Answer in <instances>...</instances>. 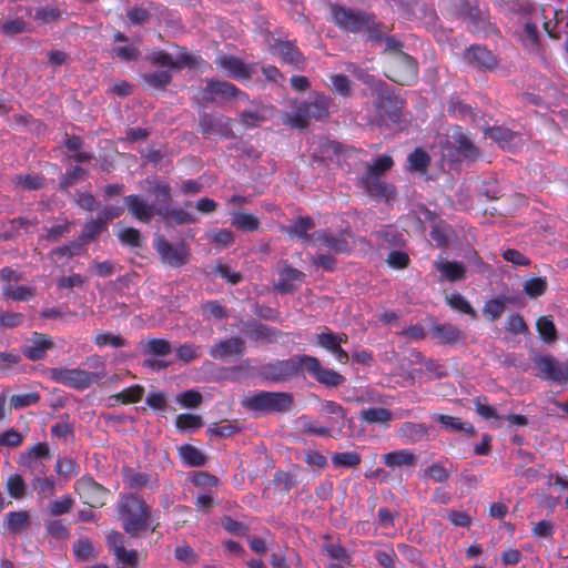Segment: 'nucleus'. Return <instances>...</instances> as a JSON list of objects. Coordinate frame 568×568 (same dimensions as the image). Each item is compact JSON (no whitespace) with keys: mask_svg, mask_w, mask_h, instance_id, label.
<instances>
[{"mask_svg":"<svg viewBox=\"0 0 568 568\" xmlns=\"http://www.w3.org/2000/svg\"><path fill=\"white\" fill-rule=\"evenodd\" d=\"M393 164V159L389 155H382L374 163H365V172L358 179V185L372 197L385 200L393 197V186L383 179Z\"/></svg>","mask_w":568,"mask_h":568,"instance_id":"f257e3e1","label":"nucleus"},{"mask_svg":"<svg viewBox=\"0 0 568 568\" xmlns=\"http://www.w3.org/2000/svg\"><path fill=\"white\" fill-rule=\"evenodd\" d=\"M148 192L153 194L158 201L156 215L168 225H182L195 223L196 219L182 209L170 207L171 187L161 181H150Z\"/></svg>","mask_w":568,"mask_h":568,"instance_id":"f03ea898","label":"nucleus"},{"mask_svg":"<svg viewBox=\"0 0 568 568\" xmlns=\"http://www.w3.org/2000/svg\"><path fill=\"white\" fill-rule=\"evenodd\" d=\"M119 513L124 530L135 537L141 530L146 529L149 508L133 495L124 496L119 504Z\"/></svg>","mask_w":568,"mask_h":568,"instance_id":"7ed1b4c3","label":"nucleus"},{"mask_svg":"<svg viewBox=\"0 0 568 568\" xmlns=\"http://www.w3.org/2000/svg\"><path fill=\"white\" fill-rule=\"evenodd\" d=\"M47 374L51 381L78 390L87 389L104 377V374L67 367H53Z\"/></svg>","mask_w":568,"mask_h":568,"instance_id":"20e7f679","label":"nucleus"},{"mask_svg":"<svg viewBox=\"0 0 568 568\" xmlns=\"http://www.w3.org/2000/svg\"><path fill=\"white\" fill-rule=\"evenodd\" d=\"M242 404L245 408L257 413L285 412L291 407L292 397L287 393L262 390L246 396Z\"/></svg>","mask_w":568,"mask_h":568,"instance_id":"39448f33","label":"nucleus"},{"mask_svg":"<svg viewBox=\"0 0 568 568\" xmlns=\"http://www.w3.org/2000/svg\"><path fill=\"white\" fill-rule=\"evenodd\" d=\"M306 355H294L288 359L276 361L262 367L264 378L272 382H285L304 373Z\"/></svg>","mask_w":568,"mask_h":568,"instance_id":"423d86ee","label":"nucleus"},{"mask_svg":"<svg viewBox=\"0 0 568 568\" xmlns=\"http://www.w3.org/2000/svg\"><path fill=\"white\" fill-rule=\"evenodd\" d=\"M386 77L402 85H408L417 78V64L404 52H395L387 60Z\"/></svg>","mask_w":568,"mask_h":568,"instance_id":"0eeeda50","label":"nucleus"},{"mask_svg":"<svg viewBox=\"0 0 568 568\" xmlns=\"http://www.w3.org/2000/svg\"><path fill=\"white\" fill-rule=\"evenodd\" d=\"M534 364L538 371L537 376L555 382H568V361L559 362L551 356H537Z\"/></svg>","mask_w":568,"mask_h":568,"instance_id":"6e6552de","label":"nucleus"},{"mask_svg":"<svg viewBox=\"0 0 568 568\" xmlns=\"http://www.w3.org/2000/svg\"><path fill=\"white\" fill-rule=\"evenodd\" d=\"M331 16L338 27L349 32H358L368 28V20L363 13L337 4L331 6Z\"/></svg>","mask_w":568,"mask_h":568,"instance_id":"1a4fd4ad","label":"nucleus"},{"mask_svg":"<svg viewBox=\"0 0 568 568\" xmlns=\"http://www.w3.org/2000/svg\"><path fill=\"white\" fill-rule=\"evenodd\" d=\"M374 105L382 120H389L393 123L399 121L400 106L398 100L393 97L385 88L376 87L374 90Z\"/></svg>","mask_w":568,"mask_h":568,"instance_id":"9d476101","label":"nucleus"},{"mask_svg":"<svg viewBox=\"0 0 568 568\" xmlns=\"http://www.w3.org/2000/svg\"><path fill=\"white\" fill-rule=\"evenodd\" d=\"M80 498L91 507H101L105 504L109 491L91 477H82L75 483Z\"/></svg>","mask_w":568,"mask_h":568,"instance_id":"9b49d317","label":"nucleus"},{"mask_svg":"<svg viewBox=\"0 0 568 568\" xmlns=\"http://www.w3.org/2000/svg\"><path fill=\"white\" fill-rule=\"evenodd\" d=\"M304 373H308L314 379L326 387H337L344 382V377L337 372L325 368L321 362L306 355Z\"/></svg>","mask_w":568,"mask_h":568,"instance_id":"f8f14e48","label":"nucleus"},{"mask_svg":"<svg viewBox=\"0 0 568 568\" xmlns=\"http://www.w3.org/2000/svg\"><path fill=\"white\" fill-rule=\"evenodd\" d=\"M154 247L164 264L173 267L184 265L189 260V254L183 244L173 245L163 237H159L154 244Z\"/></svg>","mask_w":568,"mask_h":568,"instance_id":"ddd939ff","label":"nucleus"},{"mask_svg":"<svg viewBox=\"0 0 568 568\" xmlns=\"http://www.w3.org/2000/svg\"><path fill=\"white\" fill-rule=\"evenodd\" d=\"M245 353V342L240 337L220 339L215 342L209 351L214 359L240 358Z\"/></svg>","mask_w":568,"mask_h":568,"instance_id":"4468645a","label":"nucleus"},{"mask_svg":"<svg viewBox=\"0 0 568 568\" xmlns=\"http://www.w3.org/2000/svg\"><path fill=\"white\" fill-rule=\"evenodd\" d=\"M216 65L225 70L229 77L236 80H248L255 73V67L245 64L241 59L235 57L222 55L216 60Z\"/></svg>","mask_w":568,"mask_h":568,"instance_id":"2eb2a0df","label":"nucleus"},{"mask_svg":"<svg viewBox=\"0 0 568 568\" xmlns=\"http://www.w3.org/2000/svg\"><path fill=\"white\" fill-rule=\"evenodd\" d=\"M475 407L477 414L487 420L493 419L497 423H509L511 425H525L528 423L523 415L498 414V412L487 403L486 398H477L475 400Z\"/></svg>","mask_w":568,"mask_h":568,"instance_id":"dca6fc26","label":"nucleus"},{"mask_svg":"<svg viewBox=\"0 0 568 568\" xmlns=\"http://www.w3.org/2000/svg\"><path fill=\"white\" fill-rule=\"evenodd\" d=\"M128 211L142 223H149L156 214L158 205L149 203L143 196L132 194L124 197Z\"/></svg>","mask_w":568,"mask_h":568,"instance_id":"f3484780","label":"nucleus"},{"mask_svg":"<svg viewBox=\"0 0 568 568\" xmlns=\"http://www.w3.org/2000/svg\"><path fill=\"white\" fill-rule=\"evenodd\" d=\"M148 60L154 64L165 68V70L173 71L182 67H194L196 59L187 53H181L175 59L163 51H156L148 57Z\"/></svg>","mask_w":568,"mask_h":568,"instance_id":"a211bd4d","label":"nucleus"},{"mask_svg":"<svg viewBox=\"0 0 568 568\" xmlns=\"http://www.w3.org/2000/svg\"><path fill=\"white\" fill-rule=\"evenodd\" d=\"M212 94L220 95L222 98L235 99L239 101H247V95L240 91L234 84L224 81H209L204 90L203 99L211 101Z\"/></svg>","mask_w":568,"mask_h":568,"instance_id":"6ab92c4d","label":"nucleus"},{"mask_svg":"<svg viewBox=\"0 0 568 568\" xmlns=\"http://www.w3.org/2000/svg\"><path fill=\"white\" fill-rule=\"evenodd\" d=\"M430 333L443 345H454L465 341V334L453 324H436L430 328Z\"/></svg>","mask_w":568,"mask_h":568,"instance_id":"aec40b11","label":"nucleus"},{"mask_svg":"<svg viewBox=\"0 0 568 568\" xmlns=\"http://www.w3.org/2000/svg\"><path fill=\"white\" fill-rule=\"evenodd\" d=\"M313 244L329 253H344L348 250L344 237L332 235L325 231H318L313 235Z\"/></svg>","mask_w":568,"mask_h":568,"instance_id":"412c9836","label":"nucleus"},{"mask_svg":"<svg viewBox=\"0 0 568 568\" xmlns=\"http://www.w3.org/2000/svg\"><path fill=\"white\" fill-rule=\"evenodd\" d=\"M465 59L468 63L478 68L494 69L497 65L495 55L486 48L479 45L470 47L465 53Z\"/></svg>","mask_w":568,"mask_h":568,"instance_id":"4be33fe9","label":"nucleus"},{"mask_svg":"<svg viewBox=\"0 0 568 568\" xmlns=\"http://www.w3.org/2000/svg\"><path fill=\"white\" fill-rule=\"evenodd\" d=\"M304 273L291 267L284 266L278 272V281L275 284V288L282 293H290L296 288V283H301L304 280Z\"/></svg>","mask_w":568,"mask_h":568,"instance_id":"5701e85b","label":"nucleus"},{"mask_svg":"<svg viewBox=\"0 0 568 568\" xmlns=\"http://www.w3.org/2000/svg\"><path fill=\"white\" fill-rule=\"evenodd\" d=\"M53 343L45 335L36 333L29 344L23 347V354L31 361H38L45 356Z\"/></svg>","mask_w":568,"mask_h":568,"instance_id":"b1692460","label":"nucleus"},{"mask_svg":"<svg viewBox=\"0 0 568 568\" xmlns=\"http://www.w3.org/2000/svg\"><path fill=\"white\" fill-rule=\"evenodd\" d=\"M200 126L206 134H226L231 130L230 119L222 115H211L204 113L200 118Z\"/></svg>","mask_w":568,"mask_h":568,"instance_id":"393cba45","label":"nucleus"},{"mask_svg":"<svg viewBox=\"0 0 568 568\" xmlns=\"http://www.w3.org/2000/svg\"><path fill=\"white\" fill-rule=\"evenodd\" d=\"M485 135L498 143L500 148L506 150H511L520 142V136L518 134L511 132L508 129L499 126L486 129Z\"/></svg>","mask_w":568,"mask_h":568,"instance_id":"a878e982","label":"nucleus"},{"mask_svg":"<svg viewBox=\"0 0 568 568\" xmlns=\"http://www.w3.org/2000/svg\"><path fill=\"white\" fill-rule=\"evenodd\" d=\"M384 464L389 468L415 467L418 462L417 455L407 449L394 450L383 456Z\"/></svg>","mask_w":568,"mask_h":568,"instance_id":"bb28decb","label":"nucleus"},{"mask_svg":"<svg viewBox=\"0 0 568 568\" xmlns=\"http://www.w3.org/2000/svg\"><path fill=\"white\" fill-rule=\"evenodd\" d=\"M272 114V109L266 105H256L254 109L244 110L240 113L241 123L246 129L258 126L262 122L268 119Z\"/></svg>","mask_w":568,"mask_h":568,"instance_id":"cd10ccee","label":"nucleus"},{"mask_svg":"<svg viewBox=\"0 0 568 568\" xmlns=\"http://www.w3.org/2000/svg\"><path fill=\"white\" fill-rule=\"evenodd\" d=\"M273 53L278 55L285 63L300 67L304 59L298 50L291 43L277 41L272 47Z\"/></svg>","mask_w":568,"mask_h":568,"instance_id":"c85d7f7f","label":"nucleus"},{"mask_svg":"<svg viewBox=\"0 0 568 568\" xmlns=\"http://www.w3.org/2000/svg\"><path fill=\"white\" fill-rule=\"evenodd\" d=\"M434 266L450 282L464 280L466 276V267L462 262L436 261Z\"/></svg>","mask_w":568,"mask_h":568,"instance_id":"c756f323","label":"nucleus"},{"mask_svg":"<svg viewBox=\"0 0 568 568\" xmlns=\"http://www.w3.org/2000/svg\"><path fill=\"white\" fill-rule=\"evenodd\" d=\"M332 152L335 155V160L338 164H345L348 169L352 168L351 160L358 159V152L355 149L344 148L337 142H331L327 146V152Z\"/></svg>","mask_w":568,"mask_h":568,"instance_id":"7c9ffc66","label":"nucleus"},{"mask_svg":"<svg viewBox=\"0 0 568 568\" xmlns=\"http://www.w3.org/2000/svg\"><path fill=\"white\" fill-rule=\"evenodd\" d=\"M313 118L307 103L300 104L293 114H286L284 122L292 128L304 129Z\"/></svg>","mask_w":568,"mask_h":568,"instance_id":"2f4dec72","label":"nucleus"},{"mask_svg":"<svg viewBox=\"0 0 568 568\" xmlns=\"http://www.w3.org/2000/svg\"><path fill=\"white\" fill-rule=\"evenodd\" d=\"M452 470L448 469L443 463H433L423 471V477L426 480H432L437 484H445L450 477Z\"/></svg>","mask_w":568,"mask_h":568,"instance_id":"473e14b6","label":"nucleus"},{"mask_svg":"<svg viewBox=\"0 0 568 568\" xmlns=\"http://www.w3.org/2000/svg\"><path fill=\"white\" fill-rule=\"evenodd\" d=\"M453 143L459 153L466 159H474L477 155V150L468 136L460 130H456L453 135Z\"/></svg>","mask_w":568,"mask_h":568,"instance_id":"72a5a7b5","label":"nucleus"},{"mask_svg":"<svg viewBox=\"0 0 568 568\" xmlns=\"http://www.w3.org/2000/svg\"><path fill=\"white\" fill-rule=\"evenodd\" d=\"M314 227V223L310 217H301L294 223L286 227L287 234L296 236L301 240L311 241L313 243V236L307 233Z\"/></svg>","mask_w":568,"mask_h":568,"instance_id":"f704fd0d","label":"nucleus"},{"mask_svg":"<svg viewBox=\"0 0 568 568\" xmlns=\"http://www.w3.org/2000/svg\"><path fill=\"white\" fill-rule=\"evenodd\" d=\"M30 524L27 511H11L7 515V528L11 534L22 532Z\"/></svg>","mask_w":568,"mask_h":568,"instance_id":"c9c22d12","label":"nucleus"},{"mask_svg":"<svg viewBox=\"0 0 568 568\" xmlns=\"http://www.w3.org/2000/svg\"><path fill=\"white\" fill-rule=\"evenodd\" d=\"M322 413L329 416L328 423L345 425L346 423H353L352 419L347 418L344 408L335 402H326L322 406Z\"/></svg>","mask_w":568,"mask_h":568,"instance_id":"e433bc0d","label":"nucleus"},{"mask_svg":"<svg viewBox=\"0 0 568 568\" xmlns=\"http://www.w3.org/2000/svg\"><path fill=\"white\" fill-rule=\"evenodd\" d=\"M145 389L141 385L130 386L122 392L111 396V399L122 404H134L140 402L144 396Z\"/></svg>","mask_w":568,"mask_h":568,"instance_id":"4c0bfd02","label":"nucleus"},{"mask_svg":"<svg viewBox=\"0 0 568 568\" xmlns=\"http://www.w3.org/2000/svg\"><path fill=\"white\" fill-rule=\"evenodd\" d=\"M181 458L185 464L192 467L203 466L206 457L195 447L191 445H183L179 448Z\"/></svg>","mask_w":568,"mask_h":568,"instance_id":"58836bf2","label":"nucleus"},{"mask_svg":"<svg viewBox=\"0 0 568 568\" xmlns=\"http://www.w3.org/2000/svg\"><path fill=\"white\" fill-rule=\"evenodd\" d=\"M144 81L154 89H164L171 83L172 71L160 70L152 71L143 74Z\"/></svg>","mask_w":568,"mask_h":568,"instance_id":"ea45409f","label":"nucleus"},{"mask_svg":"<svg viewBox=\"0 0 568 568\" xmlns=\"http://www.w3.org/2000/svg\"><path fill=\"white\" fill-rule=\"evenodd\" d=\"M181 408H197L203 403V395L197 389H189L175 396Z\"/></svg>","mask_w":568,"mask_h":568,"instance_id":"a19ab883","label":"nucleus"},{"mask_svg":"<svg viewBox=\"0 0 568 568\" xmlns=\"http://www.w3.org/2000/svg\"><path fill=\"white\" fill-rule=\"evenodd\" d=\"M73 551L78 560L88 561L97 557V550L89 538H80L73 545Z\"/></svg>","mask_w":568,"mask_h":568,"instance_id":"79ce46f5","label":"nucleus"},{"mask_svg":"<svg viewBox=\"0 0 568 568\" xmlns=\"http://www.w3.org/2000/svg\"><path fill=\"white\" fill-rule=\"evenodd\" d=\"M27 484L23 477L19 474L9 476L7 480V490L14 499H22L27 496Z\"/></svg>","mask_w":568,"mask_h":568,"instance_id":"37998d69","label":"nucleus"},{"mask_svg":"<svg viewBox=\"0 0 568 568\" xmlns=\"http://www.w3.org/2000/svg\"><path fill=\"white\" fill-rule=\"evenodd\" d=\"M31 485L33 490H36L41 497H49L55 493L54 479L52 477H48L47 474L32 478Z\"/></svg>","mask_w":568,"mask_h":568,"instance_id":"c03bdc74","label":"nucleus"},{"mask_svg":"<svg viewBox=\"0 0 568 568\" xmlns=\"http://www.w3.org/2000/svg\"><path fill=\"white\" fill-rule=\"evenodd\" d=\"M450 12L460 18L474 19L479 14L476 7H473L468 0H452Z\"/></svg>","mask_w":568,"mask_h":568,"instance_id":"a18cd8bd","label":"nucleus"},{"mask_svg":"<svg viewBox=\"0 0 568 568\" xmlns=\"http://www.w3.org/2000/svg\"><path fill=\"white\" fill-rule=\"evenodd\" d=\"M232 224L243 231H254L258 227L260 222L256 216L244 213L236 212L232 216Z\"/></svg>","mask_w":568,"mask_h":568,"instance_id":"49530a36","label":"nucleus"},{"mask_svg":"<svg viewBox=\"0 0 568 568\" xmlns=\"http://www.w3.org/2000/svg\"><path fill=\"white\" fill-rule=\"evenodd\" d=\"M508 298H494L488 301L484 308L483 314L489 320V321H496L498 320L506 310V302Z\"/></svg>","mask_w":568,"mask_h":568,"instance_id":"de8ad7c7","label":"nucleus"},{"mask_svg":"<svg viewBox=\"0 0 568 568\" xmlns=\"http://www.w3.org/2000/svg\"><path fill=\"white\" fill-rule=\"evenodd\" d=\"M332 463L336 467L355 468L361 464V456L356 452L335 453Z\"/></svg>","mask_w":568,"mask_h":568,"instance_id":"09e8293b","label":"nucleus"},{"mask_svg":"<svg viewBox=\"0 0 568 568\" xmlns=\"http://www.w3.org/2000/svg\"><path fill=\"white\" fill-rule=\"evenodd\" d=\"M12 182L16 184V186L26 190V191H33L39 190L43 186V179L39 175H16L12 179Z\"/></svg>","mask_w":568,"mask_h":568,"instance_id":"8fccbe9b","label":"nucleus"},{"mask_svg":"<svg viewBox=\"0 0 568 568\" xmlns=\"http://www.w3.org/2000/svg\"><path fill=\"white\" fill-rule=\"evenodd\" d=\"M537 329L544 341L550 343L557 339V331L552 320L541 316L537 320Z\"/></svg>","mask_w":568,"mask_h":568,"instance_id":"3c124183","label":"nucleus"},{"mask_svg":"<svg viewBox=\"0 0 568 568\" xmlns=\"http://www.w3.org/2000/svg\"><path fill=\"white\" fill-rule=\"evenodd\" d=\"M363 422L368 424L392 422V414L385 408H369L362 412Z\"/></svg>","mask_w":568,"mask_h":568,"instance_id":"603ef678","label":"nucleus"},{"mask_svg":"<svg viewBox=\"0 0 568 568\" xmlns=\"http://www.w3.org/2000/svg\"><path fill=\"white\" fill-rule=\"evenodd\" d=\"M446 301L452 308L471 315L474 318H476V311L473 308L469 302L459 293H455L452 294L450 296H447Z\"/></svg>","mask_w":568,"mask_h":568,"instance_id":"864d4df0","label":"nucleus"},{"mask_svg":"<svg viewBox=\"0 0 568 568\" xmlns=\"http://www.w3.org/2000/svg\"><path fill=\"white\" fill-rule=\"evenodd\" d=\"M329 100L325 95H316L315 99L307 103L310 111L315 120L324 119L328 113Z\"/></svg>","mask_w":568,"mask_h":568,"instance_id":"5fc2aeb1","label":"nucleus"},{"mask_svg":"<svg viewBox=\"0 0 568 568\" xmlns=\"http://www.w3.org/2000/svg\"><path fill=\"white\" fill-rule=\"evenodd\" d=\"M45 460L33 459L20 456V464L29 470L32 478L45 475L48 468L44 464Z\"/></svg>","mask_w":568,"mask_h":568,"instance_id":"6e6d98bb","label":"nucleus"},{"mask_svg":"<svg viewBox=\"0 0 568 568\" xmlns=\"http://www.w3.org/2000/svg\"><path fill=\"white\" fill-rule=\"evenodd\" d=\"M408 162L413 170L424 173L429 164V156L426 152L417 149L408 155Z\"/></svg>","mask_w":568,"mask_h":568,"instance_id":"4d7b16f0","label":"nucleus"},{"mask_svg":"<svg viewBox=\"0 0 568 568\" xmlns=\"http://www.w3.org/2000/svg\"><path fill=\"white\" fill-rule=\"evenodd\" d=\"M3 294L14 301H28L33 296V291L26 286H16L8 284L3 288Z\"/></svg>","mask_w":568,"mask_h":568,"instance_id":"13d9d810","label":"nucleus"},{"mask_svg":"<svg viewBox=\"0 0 568 568\" xmlns=\"http://www.w3.org/2000/svg\"><path fill=\"white\" fill-rule=\"evenodd\" d=\"M83 243L80 242H72L68 245L54 248L50 254L52 258L61 260L63 257H72L74 255L80 254L82 250Z\"/></svg>","mask_w":568,"mask_h":568,"instance_id":"bf43d9fd","label":"nucleus"},{"mask_svg":"<svg viewBox=\"0 0 568 568\" xmlns=\"http://www.w3.org/2000/svg\"><path fill=\"white\" fill-rule=\"evenodd\" d=\"M73 499L70 496H64L58 500L48 504V510L51 516H60L71 510Z\"/></svg>","mask_w":568,"mask_h":568,"instance_id":"052dcab7","label":"nucleus"},{"mask_svg":"<svg viewBox=\"0 0 568 568\" xmlns=\"http://www.w3.org/2000/svg\"><path fill=\"white\" fill-rule=\"evenodd\" d=\"M148 352L156 356H166L172 352L169 341L161 338H152L146 342Z\"/></svg>","mask_w":568,"mask_h":568,"instance_id":"680f3d73","label":"nucleus"},{"mask_svg":"<svg viewBox=\"0 0 568 568\" xmlns=\"http://www.w3.org/2000/svg\"><path fill=\"white\" fill-rule=\"evenodd\" d=\"M85 174H87L85 170H83L79 166H75V168L67 171L60 182L61 189L68 190L70 186L82 181L84 179Z\"/></svg>","mask_w":568,"mask_h":568,"instance_id":"e2e57ef3","label":"nucleus"},{"mask_svg":"<svg viewBox=\"0 0 568 568\" xmlns=\"http://www.w3.org/2000/svg\"><path fill=\"white\" fill-rule=\"evenodd\" d=\"M105 229V225L103 224L102 220H94L89 223H87L83 227L82 234L80 236V241L88 242L90 240L95 239L103 230Z\"/></svg>","mask_w":568,"mask_h":568,"instance_id":"0e129e2a","label":"nucleus"},{"mask_svg":"<svg viewBox=\"0 0 568 568\" xmlns=\"http://www.w3.org/2000/svg\"><path fill=\"white\" fill-rule=\"evenodd\" d=\"M39 400L38 393L16 394L10 397V406L13 408H23L36 404Z\"/></svg>","mask_w":568,"mask_h":568,"instance_id":"69168bd1","label":"nucleus"},{"mask_svg":"<svg viewBox=\"0 0 568 568\" xmlns=\"http://www.w3.org/2000/svg\"><path fill=\"white\" fill-rule=\"evenodd\" d=\"M45 528L47 532L58 540H64L69 538V530L62 520H50L45 524Z\"/></svg>","mask_w":568,"mask_h":568,"instance_id":"338daca9","label":"nucleus"},{"mask_svg":"<svg viewBox=\"0 0 568 568\" xmlns=\"http://www.w3.org/2000/svg\"><path fill=\"white\" fill-rule=\"evenodd\" d=\"M547 288V282L545 278L535 277L530 278L525 283L524 290L530 297H537L545 293Z\"/></svg>","mask_w":568,"mask_h":568,"instance_id":"774afa93","label":"nucleus"}]
</instances>
